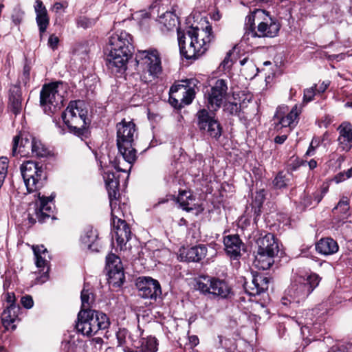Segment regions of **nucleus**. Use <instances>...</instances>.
Wrapping results in <instances>:
<instances>
[{
    "label": "nucleus",
    "instance_id": "nucleus-45",
    "mask_svg": "<svg viewBox=\"0 0 352 352\" xmlns=\"http://www.w3.org/2000/svg\"><path fill=\"white\" fill-rule=\"evenodd\" d=\"M21 305L26 309H30L34 305V301L31 296L26 295L21 298Z\"/></svg>",
    "mask_w": 352,
    "mask_h": 352
},
{
    "label": "nucleus",
    "instance_id": "nucleus-59",
    "mask_svg": "<svg viewBox=\"0 0 352 352\" xmlns=\"http://www.w3.org/2000/svg\"><path fill=\"white\" fill-rule=\"evenodd\" d=\"M323 197H324V196L320 194V192H315L314 194V199L316 201V205L319 204Z\"/></svg>",
    "mask_w": 352,
    "mask_h": 352
},
{
    "label": "nucleus",
    "instance_id": "nucleus-17",
    "mask_svg": "<svg viewBox=\"0 0 352 352\" xmlns=\"http://www.w3.org/2000/svg\"><path fill=\"white\" fill-rule=\"evenodd\" d=\"M138 295L143 298L156 299L162 294L159 282L151 277H140L136 283Z\"/></svg>",
    "mask_w": 352,
    "mask_h": 352
},
{
    "label": "nucleus",
    "instance_id": "nucleus-10",
    "mask_svg": "<svg viewBox=\"0 0 352 352\" xmlns=\"http://www.w3.org/2000/svg\"><path fill=\"white\" fill-rule=\"evenodd\" d=\"M20 170L29 192H35L42 188L46 176L38 163L30 160L25 162L21 165Z\"/></svg>",
    "mask_w": 352,
    "mask_h": 352
},
{
    "label": "nucleus",
    "instance_id": "nucleus-1",
    "mask_svg": "<svg viewBox=\"0 0 352 352\" xmlns=\"http://www.w3.org/2000/svg\"><path fill=\"white\" fill-rule=\"evenodd\" d=\"M104 179L111 210L112 239L116 241L118 248L122 250L130 239L131 234L129 225L125 220L122 219V217H124L129 212V206L124 202L121 203L118 192L119 181L115 173L106 171Z\"/></svg>",
    "mask_w": 352,
    "mask_h": 352
},
{
    "label": "nucleus",
    "instance_id": "nucleus-62",
    "mask_svg": "<svg viewBox=\"0 0 352 352\" xmlns=\"http://www.w3.org/2000/svg\"><path fill=\"white\" fill-rule=\"evenodd\" d=\"M221 14L220 13L217 11V12H214L212 15V19L214 20V21H219L220 19H221Z\"/></svg>",
    "mask_w": 352,
    "mask_h": 352
},
{
    "label": "nucleus",
    "instance_id": "nucleus-24",
    "mask_svg": "<svg viewBox=\"0 0 352 352\" xmlns=\"http://www.w3.org/2000/svg\"><path fill=\"white\" fill-rule=\"evenodd\" d=\"M337 130L339 133V147L344 151H350L352 148V124L347 122H342Z\"/></svg>",
    "mask_w": 352,
    "mask_h": 352
},
{
    "label": "nucleus",
    "instance_id": "nucleus-63",
    "mask_svg": "<svg viewBox=\"0 0 352 352\" xmlns=\"http://www.w3.org/2000/svg\"><path fill=\"white\" fill-rule=\"evenodd\" d=\"M308 165H309V167L310 168V169H314L317 166V162L314 160H311L308 162Z\"/></svg>",
    "mask_w": 352,
    "mask_h": 352
},
{
    "label": "nucleus",
    "instance_id": "nucleus-7",
    "mask_svg": "<svg viewBox=\"0 0 352 352\" xmlns=\"http://www.w3.org/2000/svg\"><path fill=\"white\" fill-rule=\"evenodd\" d=\"M135 60L138 66L142 69L141 76L144 82H149L158 78L162 72L161 58L156 50L139 51Z\"/></svg>",
    "mask_w": 352,
    "mask_h": 352
},
{
    "label": "nucleus",
    "instance_id": "nucleus-50",
    "mask_svg": "<svg viewBox=\"0 0 352 352\" xmlns=\"http://www.w3.org/2000/svg\"><path fill=\"white\" fill-rule=\"evenodd\" d=\"M30 75V67L28 65H25L23 67V75H22V80L26 84L29 79Z\"/></svg>",
    "mask_w": 352,
    "mask_h": 352
},
{
    "label": "nucleus",
    "instance_id": "nucleus-60",
    "mask_svg": "<svg viewBox=\"0 0 352 352\" xmlns=\"http://www.w3.org/2000/svg\"><path fill=\"white\" fill-rule=\"evenodd\" d=\"M65 7V6L62 3L56 2L54 4L53 9L56 12H58L60 10L64 8Z\"/></svg>",
    "mask_w": 352,
    "mask_h": 352
},
{
    "label": "nucleus",
    "instance_id": "nucleus-29",
    "mask_svg": "<svg viewBox=\"0 0 352 352\" xmlns=\"http://www.w3.org/2000/svg\"><path fill=\"white\" fill-rule=\"evenodd\" d=\"M298 112L296 105H295L285 116H282L278 113L274 116V120H278V122L275 123V129L278 131L283 127H292L295 125L294 122L298 118Z\"/></svg>",
    "mask_w": 352,
    "mask_h": 352
},
{
    "label": "nucleus",
    "instance_id": "nucleus-31",
    "mask_svg": "<svg viewBox=\"0 0 352 352\" xmlns=\"http://www.w3.org/2000/svg\"><path fill=\"white\" fill-rule=\"evenodd\" d=\"M265 14V10L257 9L254 11L251 14L248 15L245 18V32L243 36L244 39L249 40L250 37L255 38L256 37V30H255V24L254 21L257 14Z\"/></svg>",
    "mask_w": 352,
    "mask_h": 352
},
{
    "label": "nucleus",
    "instance_id": "nucleus-28",
    "mask_svg": "<svg viewBox=\"0 0 352 352\" xmlns=\"http://www.w3.org/2000/svg\"><path fill=\"white\" fill-rule=\"evenodd\" d=\"M316 251L324 256L332 255L339 250L338 243L330 237L321 239L316 245Z\"/></svg>",
    "mask_w": 352,
    "mask_h": 352
},
{
    "label": "nucleus",
    "instance_id": "nucleus-34",
    "mask_svg": "<svg viewBox=\"0 0 352 352\" xmlns=\"http://www.w3.org/2000/svg\"><path fill=\"white\" fill-rule=\"evenodd\" d=\"M30 151H31L32 155L39 157H45L49 153L47 148L41 141L34 137L31 138V147Z\"/></svg>",
    "mask_w": 352,
    "mask_h": 352
},
{
    "label": "nucleus",
    "instance_id": "nucleus-64",
    "mask_svg": "<svg viewBox=\"0 0 352 352\" xmlns=\"http://www.w3.org/2000/svg\"><path fill=\"white\" fill-rule=\"evenodd\" d=\"M328 190H329V186L327 185H326V186L323 185L320 191V194L324 196L326 195V193L328 192Z\"/></svg>",
    "mask_w": 352,
    "mask_h": 352
},
{
    "label": "nucleus",
    "instance_id": "nucleus-13",
    "mask_svg": "<svg viewBox=\"0 0 352 352\" xmlns=\"http://www.w3.org/2000/svg\"><path fill=\"white\" fill-rule=\"evenodd\" d=\"M38 200L36 201L32 207L28 210V219L31 223L36 221L43 223L53 214V200L55 195L52 194L49 197L40 196L38 194Z\"/></svg>",
    "mask_w": 352,
    "mask_h": 352
},
{
    "label": "nucleus",
    "instance_id": "nucleus-46",
    "mask_svg": "<svg viewBox=\"0 0 352 352\" xmlns=\"http://www.w3.org/2000/svg\"><path fill=\"white\" fill-rule=\"evenodd\" d=\"M34 8L36 14L43 12H47L46 8L43 6V3L41 0L35 1Z\"/></svg>",
    "mask_w": 352,
    "mask_h": 352
},
{
    "label": "nucleus",
    "instance_id": "nucleus-21",
    "mask_svg": "<svg viewBox=\"0 0 352 352\" xmlns=\"http://www.w3.org/2000/svg\"><path fill=\"white\" fill-rule=\"evenodd\" d=\"M206 254V247L204 245H199L188 249H180L179 258L181 261L198 262L204 258Z\"/></svg>",
    "mask_w": 352,
    "mask_h": 352
},
{
    "label": "nucleus",
    "instance_id": "nucleus-25",
    "mask_svg": "<svg viewBox=\"0 0 352 352\" xmlns=\"http://www.w3.org/2000/svg\"><path fill=\"white\" fill-rule=\"evenodd\" d=\"M32 136L26 133H20L13 139L12 155L20 153L25 155L30 153Z\"/></svg>",
    "mask_w": 352,
    "mask_h": 352
},
{
    "label": "nucleus",
    "instance_id": "nucleus-56",
    "mask_svg": "<svg viewBox=\"0 0 352 352\" xmlns=\"http://www.w3.org/2000/svg\"><path fill=\"white\" fill-rule=\"evenodd\" d=\"M316 142V138H314L311 142V144L309 145V147L307 150V151L306 152V155H313L314 153V151L316 148V146H314V142Z\"/></svg>",
    "mask_w": 352,
    "mask_h": 352
},
{
    "label": "nucleus",
    "instance_id": "nucleus-37",
    "mask_svg": "<svg viewBox=\"0 0 352 352\" xmlns=\"http://www.w3.org/2000/svg\"><path fill=\"white\" fill-rule=\"evenodd\" d=\"M36 15V21L38 27L39 32L41 34L46 31L50 24V18L48 16L47 12H43Z\"/></svg>",
    "mask_w": 352,
    "mask_h": 352
},
{
    "label": "nucleus",
    "instance_id": "nucleus-16",
    "mask_svg": "<svg viewBox=\"0 0 352 352\" xmlns=\"http://www.w3.org/2000/svg\"><path fill=\"white\" fill-rule=\"evenodd\" d=\"M227 90L228 85L225 80H216L207 95L208 107L211 111H217L221 106Z\"/></svg>",
    "mask_w": 352,
    "mask_h": 352
},
{
    "label": "nucleus",
    "instance_id": "nucleus-27",
    "mask_svg": "<svg viewBox=\"0 0 352 352\" xmlns=\"http://www.w3.org/2000/svg\"><path fill=\"white\" fill-rule=\"evenodd\" d=\"M21 310L19 305L7 306L6 309L1 314L3 324L7 329H14L16 328L15 322L18 321L19 313Z\"/></svg>",
    "mask_w": 352,
    "mask_h": 352
},
{
    "label": "nucleus",
    "instance_id": "nucleus-33",
    "mask_svg": "<svg viewBox=\"0 0 352 352\" xmlns=\"http://www.w3.org/2000/svg\"><path fill=\"white\" fill-rule=\"evenodd\" d=\"M194 201L195 199L190 191H179L177 197V202L184 210L187 211L192 210L194 209Z\"/></svg>",
    "mask_w": 352,
    "mask_h": 352
},
{
    "label": "nucleus",
    "instance_id": "nucleus-52",
    "mask_svg": "<svg viewBox=\"0 0 352 352\" xmlns=\"http://www.w3.org/2000/svg\"><path fill=\"white\" fill-rule=\"evenodd\" d=\"M298 324H303L302 327L301 328L302 332H304V329H309V326L312 324V319L311 318L306 317L305 318V321H297Z\"/></svg>",
    "mask_w": 352,
    "mask_h": 352
},
{
    "label": "nucleus",
    "instance_id": "nucleus-39",
    "mask_svg": "<svg viewBox=\"0 0 352 352\" xmlns=\"http://www.w3.org/2000/svg\"><path fill=\"white\" fill-rule=\"evenodd\" d=\"M349 199L346 197H342L338 204L333 209V212L336 213L339 210L341 214H346L349 210Z\"/></svg>",
    "mask_w": 352,
    "mask_h": 352
},
{
    "label": "nucleus",
    "instance_id": "nucleus-43",
    "mask_svg": "<svg viewBox=\"0 0 352 352\" xmlns=\"http://www.w3.org/2000/svg\"><path fill=\"white\" fill-rule=\"evenodd\" d=\"M328 352H352V344H346L338 346H333Z\"/></svg>",
    "mask_w": 352,
    "mask_h": 352
},
{
    "label": "nucleus",
    "instance_id": "nucleus-42",
    "mask_svg": "<svg viewBox=\"0 0 352 352\" xmlns=\"http://www.w3.org/2000/svg\"><path fill=\"white\" fill-rule=\"evenodd\" d=\"M316 85H314L310 88L305 89L304 90L303 102H309L314 100V96L317 93Z\"/></svg>",
    "mask_w": 352,
    "mask_h": 352
},
{
    "label": "nucleus",
    "instance_id": "nucleus-44",
    "mask_svg": "<svg viewBox=\"0 0 352 352\" xmlns=\"http://www.w3.org/2000/svg\"><path fill=\"white\" fill-rule=\"evenodd\" d=\"M351 177L352 168L348 169L346 171H344L338 174L335 177V180L337 183H340Z\"/></svg>",
    "mask_w": 352,
    "mask_h": 352
},
{
    "label": "nucleus",
    "instance_id": "nucleus-36",
    "mask_svg": "<svg viewBox=\"0 0 352 352\" xmlns=\"http://www.w3.org/2000/svg\"><path fill=\"white\" fill-rule=\"evenodd\" d=\"M157 340L153 337L143 338L141 342L140 352H156L157 350Z\"/></svg>",
    "mask_w": 352,
    "mask_h": 352
},
{
    "label": "nucleus",
    "instance_id": "nucleus-9",
    "mask_svg": "<svg viewBox=\"0 0 352 352\" xmlns=\"http://www.w3.org/2000/svg\"><path fill=\"white\" fill-rule=\"evenodd\" d=\"M182 84L173 85L170 89V103L175 108H180L182 104H190L195 98L199 81L195 78L182 81Z\"/></svg>",
    "mask_w": 352,
    "mask_h": 352
},
{
    "label": "nucleus",
    "instance_id": "nucleus-26",
    "mask_svg": "<svg viewBox=\"0 0 352 352\" xmlns=\"http://www.w3.org/2000/svg\"><path fill=\"white\" fill-rule=\"evenodd\" d=\"M80 241L84 248L92 252L98 251V232L92 227L87 226L84 229L80 236Z\"/></svg>",
    "mask_w": 352,
    "mask_h": 352
},
{
    "label": "nucleus",
    "instance_id": "nucleus-11",
    "mask_svg": "<svg viewBox=\"0 0 352 352\" xmlns=\"http://www.w3.org/2000/svg\"><path fill=\"white\" fill-rule=\"evenodd\" d=\"M63 101L58 83L45 85L43 87L40 93V102L46 114L50 115L59 110Z\"/></svg>",
    "mask_w": 352,
    "mask_h": 352
},
{
    "label": "nucleus",
    "instance_id": "nucleus-41",
    "mask_svg": "<svg viewBox=\"0 0 352 352\" xmlns=\"http://www.w3.org/2000/svg\"><path fill=\"white\" fill-rule=\"evenodd\" d=\"M96 23V20L94 19H89L85 16H82L77 19V25L83 29H87L92 27Z\"/></svg>",
    "mask_w": 352,
    "mask_h": 352
},
{
    "label": "nucleus",
    "instance_id": "nucleus-20",
    "mask_svg": "<svg viewBox=\"0 0 352 352\" xmlns=\"http://www.w3.org/2000/svg\"><path fill=\"white\" fill-rule=\"evenodd\" d=\"M265 14L267 18L258 23L257 30H256V37H274L279 32L280 25L269 16L268 12H265Z\"/></svg>",
    "mask_w": 352,
    "mask_h": 352
},
{
    "label": "nucleus",
    "instance_id": "nucleus-32",
    "mask_svg": "<svg viewBox=\"0 0 352 352\" xmlns=\"http://www.w3.org/2000/svg\"><path fill=\"white\" fill-rule=\"evenodd\" d=\"M275 256L276 255H272L257 250V254L255 256L253 263L254 266L258 270H268L274 263V258Z\"/></svg>",
    "mask_w": 352,
    "mask_h": 352
},
{
    "label": "nucleus",
    "instance_id": "nucleus-14",
    "mask_svg": "<svg viewBox=\"0 0 352 352\" xmlns=\"http://www.w3.org/2000/svg\"><path fill=\"white\" fill-rule=\"evenodd\" d=\"M197 125L201 131H206L210 137L218 139L222 133V128L217 120L206 109L197 113Z\"/></svg>",
    "mask_w": 352,
    "mask_h": 352
},
{
    "label": "nucleus",
    "instance_id": "nucleus-55",
    "mask_svg": "<svg viewBox=\"0 0 352 352\" xmlns=\"http://www.w3.org/2000/svg\"><path fill=\"white\" fill-rule=\"evenodd\" d=\"M16 298L14 293H7L6 294V302L8 306L16 305L15 303Z\"/></svg>",
    "mask_w": 352,
    "mask_h": 352
},
{
    "label": "nucleus",
    "instance_id": "nucleus-40",
    "mask_svg": "<svg viewBox=\"0 0 352 352\" xmlns=\"http://www.w3.org/2000/svg\"><path fill=\"white\" fill-rule=\"evenodd\" d=\"M289 179L287 177L286 175L283 173H279L273 181L274 186L278 189L286 188Z\"/></svg>",
    "mask_w": 352,
    "mask_h": 352
},
{
    "label": "nucleus",
    "instance_id": "nucleus-51",
    "mask_svg": "<svg viewBox=\"0 0 352 352\" xmlns=\"http://www.w3.org/2000/svg\"><path fill=\"white\" fill-rule=\"evenodd\" d=\"M300 204L304 208L311 206L313 204L312 198L309 195H305L301 199Z\"/></svg>",
    "mask_w": 352,
    "mask_h": 352
},
{
    "label": "nucleus",
    "instance_id": "nucleus-15",
    "mask_svg": "<svg viewBox=\"0 0 352 352\" xmlns=\"http://www.w3.org/2000/svg\"><path fill=\"white\" fill-rule=\"evenodd\" d=\"M106 261L109 283L115 287L121 286L124 280V274L120 258L114 254H110Z\"/></svg>",
    "mask_w": 352,
    "mask_h": 352
},
{
    "label": "nucleus",
    "instance_id": "nucleus-48",
    "mask_svg": "<svg viewBox=\"0 0 352 352\" xmlns=\"http://www.w3.org/2000/svg\"><path fill=\"white\" fill-rule=\"evenodd\" d=\"M226 108L231 114H236L239 111L240 106L237 103L230 102Z\"/></svg>",
    "mask_w": 352,
    "mask_h": 352
},
{
    "label": "nucleus",
    "instance_id": "nucleus-8",
    "mask_svg": "<svg viewBox=\"0 0 352 352\" xmlns=\"http://www.w3.org/2000/svg\"><path fill=\"white\" fill-rule=\"evenodd\" d=\"M82 101H72L62 113V119L71 132L80 136L87 129V111L82 108Z\"/></svg>",
    "mask_w": 352,
    "mask_h": 352
},
{
    "label": "nucleus",
    "instance_id": "nucleus-5",
    "mask_svg": "<svg viewBox=\"0 0 352 352\" xmlns=\"http://www.w3.org/2000/svg\"><path fill=\"white\" fill-rule=\"evenodd\" d=\"M320 283L318 274L296 275L292 278L290 286L285 291L281 302L283 305H288L292 302L299 303L307 298Z\"/></svg>",
    "mask_w": 352,
    "mask_h": 352
},
{
    "label": "nucleus",
    "instance_id": "nucleus-3",
    "mask_svg": "<svg viewBox=\"0 0 352 352\" xmlns=\"http://www.w3.org/2000/svg\"><path fill=\"white\" fill-rule=\"evenodd\" d=\"M116 129L118 148L127 164L121 166L119 161L118 163L115 162L113 166L118 172L128 173L137 159V151L134 148V142L138 137L136 126L133 122L124 119L117 124Z\"/></svg>",
    "mask_w": 352,
    "mask_h": 352
},
{
    "label": "nucleus",
    "instance_id": "nucleus-19",
    "mask_svg": "<svg viewBox=\"0 0 352 352\" xmlns=\"http://www.w3.org/2000/svg\"><path fill=\"white\" fill-rule=\"evenodd\" d=\"M270 280L261 274H253L251 283H245L243 287L250 296L259 295L268 289Z\"/></svg>",
    "mask_w": 352,
    "mask_h": 352
},
{
    "label": "nucleus",
    "instance_id": "nucleus-18",
    "mask_svg": "<svg viewBox=\"0 0 352 352\" xmlns=\"http://www.w3.org/2000/svg\"><path fill=\"white\" fill-rule=\"evenodd\" d=\"M33 252L35 256L36 266L40 269V273H43L37 276L35 279L36 284H43L45 283L49 278V266L48 260L50 258L48 252L44 245L32 246Z\"/></svg>",
    "mask_w": 352,
    "mask_h": 352
},
{
    "label": "nucleus",
    "instance_id": "nucleus-38",
    "mask_svg": "<svg viewBox=\"0 0 352 352\" xmlns=\"http://www.w3.org/2000/svg\"><path fill=\"white\" fill-rule=\"evenodd\" d=\"M81 310H91L89 309L91 302L94 301V295L89 289L84 288L81 292Z\"/></svg>",
    "mask_w": 352,
    "mask_h": 352
},
{
    "label": "nucleus",
    "instance_id": "nucleus-6",
    "mask_svg": "<svg viewBox=\"0 0 352 352\" xmlns=\"http://www.w3.org/2000/svg\"><path fill=\"white\" fill-rule=\"evenodd\" d=\"M109 325V319L105 314L95 310H80L76 328L82 335L91 337L99 330L108 329Z\"/></svg>",
    "mask_w": 352,
    "mask_h": 352
},
{
    "label": "nucleus",
    "instance_id": "nucleus-61",
    "mask_svg": "<svg viewBox=\"0 0 352 352\" xmlns=\"http://www.w3.org/2000/svg\"><path fill=\"white\" fill-rule=\"evenodd\" d=\"M218 340H219V344L221 346H223V347H227L228 346V344H227L228 340L223 338L221 336H218Z\"/></svg>",
    "mask_w": 352,
    "mask_h": 352
},
{
    "label": "nucleus",
    "instance_id": "nucleus-23",
    "mask_svg": "<svg viewBox=\"0 0 352 352\" xmlns=\"http://www.w3.org/2000/svg\"><path fill=\"white\" fill-rule=\"evenodd\" d=\"M258 251L276 255L279 251L278 244L274 235L272 233L262 234L256 240Z\"/></svg>",
    "mask_w": 352,
    "mask_h": 352
},
{
    "label": "nucleus",
    "instance_id": "nucleus-22",
    "mask_svg": "<svg viewBox=\"0 0 352 352\" xmlns=\"http://www.w3.org/2000/svg\"><path fill=\"white\" fill-rule=\"evenodd\" d=\"M223 243L226 253L234 259L239 257L241 251L244 250V243L237 234L226 236Z\"/></svg>",
    "mask_w": 352,
    "mask_h": 352
},
{
    "label": "nucleus",
    "instance_id": "nucleus-35",
    "mask_svg": "<svg viewBox=\"0 0 352 352\" xmlns=\"http://www.w3.org/2000/svg\"><path fill=\"white\" fill-rule=\"evenodd\" d=\"M178 19L177 16L171 12H166L159 18V22L166 30H173L177 25Z\"/></svg>",
    "mask_w": 352,
    "mask_h": 352
},
{
    "label": "nucleus",
    "instance_id": "nucleus-54",
    "mask_svg": "<svg viewBox=\"0 0 352 352\" xmlns=\"http://www.w3.org/2000/svg\"><path fill=\"white\" fill-rule=\"evenodd\" d=\"M329 85H330L329 80H325V81L322 82V83L316 89L317 93H318V94L324 93L327 89Z\"/></svg>",
    "mask_w": 352,
    "mask_h": 352
},
{
    "label": "nucleus",
    "instance_id": "nucleus-2",
    "mask_svg": "<svg viewBox=\"0 0 352 352\" xmlns=\"http://www.w3.org/2000/svg\"><path fill=\"white\" fill-rule=\"evenodd\" d=\"M211 25L205 28L190 27L186 32L178 30L177 38L182 56L196 59L204 54L213 38Z\"/></svg>",
    "mask_w": 352,
    "mask_h": 352
},
{
    "label": "nucleus",
    "instance_id": "nucleus-4",
    "mask_svg": "<svg viewBox=\"0 0 352 352\" xmlns=\"http://www.w3.org/2000/svg\"><path fill=\"white\" fill-rule=\"evenodd\" d=\"M109 53L107 58L108 67L113 72L125 71L134 47L133 38L125 31L113 33L109 38Z\"/></svg>",
    "mask_w": 352,
    "mask_h": 352
},
{
    "label": "nucleus",
    "instance_id": "nucleus-47",
    "mask_svg": "<svg viewBox=\"0 0 352 352\" xmlns=\"http://www.w3.org/2000/svg\"><path fill=\"white\" fill-rule=\"evenodd\" d=\"M58 42L59 38H58V36H56L54 34L50 35L48 39V45L52 49H56L58 46Z\"/></svg>",
    "mask_w": 352,
    "mask_h": 352
},
{
    "label": "nucleus",
    "instance_id": "nucleus-30",
    "mask_svg": "<svg viewBox=\"0 0 352 352\" xmlns=\"http://www.w3.org/2000/svg\"><path fill=\"white\" fill-rule=\"evenodd\" d=\"M9 106L14 114L21 109V91L19 87L14 85L10 89Z\"/></svg>",
    "mask_w": 352,
    "mask_h": 352
},
{
    "label": "nucleus",
    "instance_id": "nucleus-12",
    "mask_svg": "<svg viewBox=\"0 0 352 352\" xmlns=\"http://www.w3.org/2000/svg\"><path fill=\"white\" fill-rule=\"evenodd\" d=\"M196 289L204 294H212L221 298H228L231 291L225 280L208 276L199 277L196 281Z\"/></svg>",
    "mask_w": 352,
    "mask_h": 352
},
{
    "label": "nucleus",
    "instance_id": "nucleus-58",
    "mask_svg": "<svg viewBox=\"0 0 352 352\" xmlns=\"http://www.w3.org/2000/svg\"><path fill=\"white\" fill-rule=\"evenodd\" d=\"M287 138V135H277L274 139V142L277 144H283L286 140Z\"/></svg>",
    "mask_w": 352,
    "mask_h": 352
},
{
    "label": "nucleus",
    "instance_id": "nucleus-57",
    "mask_svg": "<svg viewBox=\"0 0 352 352\" xmlns=\"http://www.w3.org/2000/svg\"><path fill=\"white\" fill-rule=\"evenodd\" d=\"M190 347H194L199 344V338L197 336H190L188 337Z\"/></svg>",
    "mask_w": 352,
    "mask_h": 352
},
{
    "label": "nucleus",
    "instance_id": "nucleus-49",
    "mask_svg": "<svg viewBox=\"0 0 352 352\" xmlns=\"http://www.w3.org/2000/svg\"><path fill=\"white\" fill-rule=\"evenodd\" d=\"M265 199V194L263 190H260L256 192L255 196V203L257 205L258 208H259Z\"/></svg>",
    "mask_w": 352,
    "mask_h": 352
},
{
    "label": "nucleus",
    "instance_id": "nucleus-53",
    "mask_svg": "<svg viewBox=\"0 0 352 352\" xmlns=\"http://www.w3.org/2000/svg\"><path fill=\"white\" fill-rule=\"evenodd\" d=\"M230 55H231V52H228L226 57L224 58L223 60L221 63V66L224 69L230 67L231 65V60L230 58Z\"/></svg>",
    "mask_w": 352,
    "mask_h": 352
}]
</instances>
